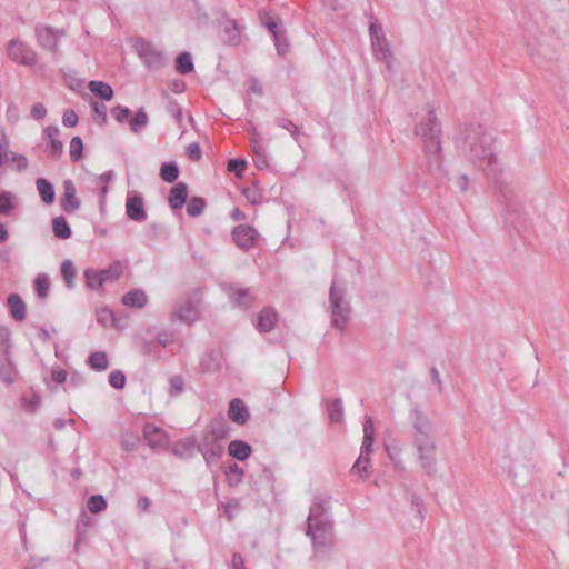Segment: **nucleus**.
I'll return each instance as SVG.
<instances>
[{
    "label": "nucleus",
    "instance_id": "obj_63",
    "mask_svg": "<svg viewBox=\"0 0 569 569\" xmlns=\"http://www.w3.org/2000/svg\"><path fill=\"white\" fill-rule=\"evenodd\" d=\"M410 502H411V506L417 509V513L419 516V519H420V521H422L425 519V515H426V509H425L423 500L421 499L420 496H418L416 493H411L410 495Z\"/></svg>",
    "mask_w": 569,
    "mask_h": 569
},
{
    "label": "nucleus",
    "instance_id": "obj_31",
    "mask_svg": "<svg viewBox=\"0 0 569 569\" xmlns=\"http://www.w3.org/2000/svg\"><path fill=\"white\" fill-rule=\"evenodd\" d=\"M277 322V312L271 308H264L258 316L257 329L260 332L271 331Z\"/></svg>",
    "mask_w": 569,
    "mask_h": 569
},
{
    "label": "nucleus",
    "instance_id": "obj_36",
    "mask_svg": "<svg viewBox=\"0 0 569 569\" xmlns=\"http://www.w3.org/2000/svg\"><path fill=\"white\" fill-rule=\"evenodd\" d=\"M179 166L176 161L163 162L160 167V178L167 183H173L179 178Z\"/></svg>",
    "mask_w": 569,
    "mask_h": 569
},
{
    "label": "nucleus",
    "instance_id": "obj_44",
    "mask_svg": "<svg viewBox=\"0 0 569 569\" xmlns=\"http://www.w3.org/2000/svg\"><path fill=\"white\" fill-rule=\"evenodd\" d=\"M98 271L104 283L108 281H116L122 274V266L119 261H114L108 268Z\"/></svg>",
    "mask_w": 569,
    "mask_h": 569
},
{
    "label": "nucleus",
    "instance_id": "obj_52",
    "mask_svg": "<svg viewBox=\"0 0 569 569\" xmlns=\"http://www.w3.org/2000/svg\"><path fill=\"white\" fill-rule=\"evenodd\" d=\"M22 407L28 412H36L40 406L41 398L37 393H32L30 396L23 395L21 397Z\"/></svg>",
    "mask_w": 569,
    "mask_h": 569
},
{
    "label": "nucleus",
    "instance_id": "obj_48",
    "mask_svg": "<svg viewBox=\"0 0 569 569\" xmlns=\"http://www.w3.org/2000/svg\"><path fill=\"white\" fill-rule=\"evenodd\" d=\"M107 500L102 495H92L87 500V508L91 513H99L107 509Z\"/></svg>",
    "mask_w": 569,
    "mask_h": 569
},
{
    "label": "nucleus",
    "instance_id": "obj_50",
    "mask_svg": "<svg viewBox=\"0 0 569 569\" xmlns=\"http://www.w3.org/2000/svg\"><path fill=\"white\" fill-rule=\"evenodd\" d=\"M83 142L78 136L73 137L70 141V159L72 162H78L83 158Z\"/></svg>",
    "mask_w": 569,
    "mask_h": 569
},
{
    "label": "nucleus",
    "instance_id": "obj_13",
    "mask_svg": "<svg viewBox=\"0 0 569 569\" xmlns=\"http://www.w3.org/2000/svg\"><path fill=\"white\" fill-rule=\"evenodd\" d=\"M140 58L151 70H159L166 66V58L162 52L157 51L150 43L143 42L138 49Z\"/></svg>",
    "mask_w": 569,
    "mask_h": 569
},
{
    "label": "nucleus",
    "instance_id": "obj_57",
    "mask_svg": "<svg viewBox=\"0 0 569 569\" xmlns=\"http://www.w3.org/2000/svg\"><path fill=\"white\" fill-rule=\"evenodd\" d=\"M277 52L279 56H284L289 50V43L284 30L272 36Z\"/></svg>",
    "mask_w": 569,
    "mask_h": 569
},
{
    "label": "nucleus",
    "instance_id": "obj_51",
    "mask_svg": "<svg viewBox=\"0 0 569 569\" xmlns=\"http://www.w3.org/2000/svg\"><path fill=\"white\" fill-rule=\"evenodd\" d=\"M369 467L370 458L360 455L353 463L351 471L359 473L361 478H367L369 476Z\"/></svg>",
    "mask_w": 569,
    "mask_h": 569
},
{
    "label": "nucleus",
    "instance_id": "obj_59",
    "mask_svg": "<svg viewBox=\"0 0 569 569\" xmlns=\"http://www.w3.org/2000/svg\"><path fill=\"white\" fill-rule=\"evenodd\" d=\"M46 151L51 158L58 159L63 152V144L59 139H52V141H49Z\"/></svg>",
    "mask_w": 569,
    "mask_h": 569
},
{
    "label": "nucleus",
    "instance_id": "obj_45",
    "mask_svg": "<svg viewBox=\"0 0 569 569\" xmlns=\"http://www.w3.org/2000/svg\"><path fill=\"white\" fill-rule=\"evenodd\" d=\"M243 475H244L243 469L240 468L236 462H233L226 470V478H227L228 485L230 487L238 486L242 481Z\"/></svg>",
    "mask_w": 569,
    "mask_h": 569
},
{
    "label": "nucleus",
    "instance_id": "obj_26",
    "mask_svg": "<svg viewBox=\"0 0 569 569\" xmlns=\"http://www.w3.org/2000/svg\"><path fill=\"white\" fill-rule=\"evenodd\" d=\"M7 306L11 317L16 321H23L27 317V308L22 298L18 293H10L7 298Z\"/></svg>",
    "mask_w": 569,
    "mask_h": 569
},
{
    "label": "nucleus",
    "instance_id": "obj_62",
    "mask_svg": "<svg viewBox=\"0 0 569 569\" xmlns=\"http://www.w3.org/2000/svg\"><path fill=\"white\" fill-rule=\"evenodd\" d=\"M170 391L169 393L171 396H177L183 391L184 388V381L181 376H173L170 378Z\"/></svg>",
    "mask_w": 569,
    "mask_h": 569
},
{
    "label": "nucleus",
    "instance_id": "obj_34",
    "mask_svg": "<svg viewBox=\"0 0 569 569\" xmlns=\"http://www.w3.org/2000/svg\"><path fill=\"white\" fill-rule=\"evenodd\" d=\"M88 89L103 101H110L114 94L112 87L103 81L91 80L88 83Z\"/></svg>",
    "mask_w": 569,
    "mask_h": 569
},
{
    "label": "nucleus",
    "instance_id": "obj_54",
    "mask_svg": "<svg viewBox=\"0 0 569 569\" xmlns=\"http://www.w3.org/2000/svg\"><path fill=\"white\" fill-rule=\"evenodd\" d=\"M6 160L17 162V171L22 172L28 169L29 161L26 156L16 153L13 151H7L4 153Z\"/></svg>",
    "mask_w": 569,
    "mask_h": 569
},
{
    "label": "nucleus",
    "instance_id": "obj_24",
    "mask_svg": "<svg viewBox=\"0 0 569 569\" xmlns=\"http://www.w3.org/2000/svg\"><path fill=\"white\" fill-rule=\"evenodd\" d=\"M164 431L152 423H146L143 426V439L147 441L150 448L158 449L163 445Z\"/></svg>",
    "mask_w": 569,
    "mask_h": 569
},
{
    "label": "nucleus",
    "instance_id": "obj_61",
    "mask_svg": "<svg viewBox=\"0 0 569 569\" xmlns=\"http://www.w3.org/2000/svg\"><path fill=\"white\" fill-rule=\"evenodd\" d=\"M369 34H370V40L371 42L372 41H380V39H385V32H383V29H382V26L377 21V20H373L370 22V26H369Z\"/></svg>",
    "mask_w": 569,
    "mask_h": 569
},
{
    "label": "nucleus",
    "instance_id": "obj_9",
    "mask_svg": "<svg viewBox=\"0 0 569 569\" xmlns=\"http://www.w3.org/2000/svg\"><path fill=\"white\" fill-rule=\"evenodd\" d=\"M7 52L9 58L23 66L32 67L37 62V53L27 43L12 39L8 43Z\"/></svg>",
    "mask_w": 569,
    "mask_h": 569
},
{
    "label": "nucleus",
    "instance_id": "obj_64",
    "mask_svg": "<svg viewBox=\"0 0 569 569\" xmlns=\"http://www.w3.org/2000/svg\"><path fill=\"white\" fill-rule=\"evenodd\" d=\"M78 114L73 109H67L62 116V123L64 127L73 128L78 124Z\"/></svg>",
    "mask_w": 569,
    "mask_h": 569
},
{
    "label": "nucleus",
    "instance_id": "obj_30",
    "mask_svg": "<svg viewBox=\"0 0 569 569\" xmlns=\"http://www.w3.org/2000/svg\"><path fill=\"white\" fill-rule=\"evenodd\" d=\"M371 46H372L375 57L378 60H380L381 62L386 63L387 69L390 71L392 53H391V50L389 48V44H388L386 38L380 39V41H378V42L372 41Z\"/></svg>",
    "mask_w": 569,
    "mask_h": 569
},
{
    "label": "nucleus",
    "instance_id": "obj_55",
    "mask_svg": "<svg viewBox=\"0 0 569 569\" xmlns=\"http://www.w3.org/2000/svg\"><path fill=\"white\" fill-rule=\"evenodd\" d=\"M276 123L282 128V129H286L287 131L290 132V134L293 137V139L298 142L299 141V138L301 136V132L299 130V128L289 119L287 118H278L276 120Z\"/></svg>",
    "mask_w": 569,
    "mask_h": 569
},
{
    "label": "nucleus",
    "instance_id": "obj_15",
    "mask_svg": "<svg viewBox=\"0 0 569 569\" xmlns=\"http://www.w3.org/2000/svg\"><path fill=\"white\" fill-rule=\"evenodd\" d=\"M415 433H433V425L421 407L415 403L410 410Z\"/></svg>",
    "mask_w": 569,
    "mask_h": 569
},
{
    "label": "nucleus",
    "instance_id": "obj_4",
    "mask_svg": "<svg viewBox=\"0 0 569 569\" xmlns=\"http://www.w3.org/2000/svg\"><path fill=\"white\" fill-rule=\"evenodd\" d=\"M306 535L311 539L316 553H327L333 546V520L307 522Z\"/></svg>",
    "mask_w": 569,
    "mask_h": 569
},
{
    "label": "nucleus",
    "instance_id": "obj_22",
    "mask_svg": "<svg viewBox=\"0 0 569 569\" xmlns=\"http://www.w3.org/2000/svg\"><path fill=\"white\" fill-rule=\"evenodd\" d=\"M330 506L328 501L316 497L312 506L310 507L307 522H318V520H332L329 515Z\"/></svg>",
    "mask_w": 569,
    "mask_h": 569
},
{
    "label": "nucleus",
    "instance_id": "obj_33",
    "mask_svg": "<svg viewBox=\"0 0 569 569\" xmlns=\"http://www.w3.org/2000/svg\"><path fill=\"white\" fill-rule=\"evenodd\" d=\"M122 303L131 308H143L147 305V296L141 289H131L122 297Z\"/></svg>",
    "mask_w": 569,
    "mask_h": 569
},
{
    "label": "nucleus",
    "instance_id": "obj_16",
    "mask_svg": "<svg viewBox=\"0 0 569 569\" xmlns=\"http://www.w3.org/2000/svg\"><path fill=\"white\" fill-rule=\"evenodd\" d=\"M172 316L181 321L191 323L198 317V309L194 302L187 298L176 303Z\"/></svg>",
    "mask_w": 569,
    "mask_h": 569
},
{
    "label": "nucleus",
    "instance_id": "obj_53",
    "mask_svg": "<svg viewBox=\"0 0 569 569\" xmlns=\"http://www.w3.org/2000/svg\"><path fill=\"white\" fill-rule=\"evenodd\" d=\"M140 441V437L136 433L126 432L121 436V447L126 451H134Z\"/></svg>",
    "mask_w": 569,
    "mask_h": 569
},
{
    "label": "nucleus",
    "instance_id": "obj_32",
    "mask_svg": "<svg viewBox=\"0 0 569 569\" xmlns=\"http://www.w3.org/2000/svg\"><path fill=\"white\" fill-rule=\"evenodd\" d=\"M229 298L237 307L247 309L251 306L252 297L249 289L230 287L228 290Z\"/></svg>",
    "mask_w": 569,
    "mask_h": 569
},
{
    "label": "nucleus",
    "instance_id": "obj_12",
    "mask_svg": "<svg viewBox=\"0 0 569 569\" xmlns=\"http://www.w3.org/2000/svg\"><path fill=\"white\" fill-rule=\"evenodd\" d=\"M126 214L136 222L147 220V211L144 209L143 197L139 192L129 194L126 199Z\"/></svg>",
    "mask_w": 569,
    "mask_h": 569
},
{
    "label": "nucleus",
    "instance_id": "obj_41",
    "mask_svg": "<svg viewBox=\"0 0 569 569\" xmlns=\"http://www.w3.org/2000/svg\"><path fill=\"white\" fill-rule=\"evenodd\" d=\"M259 19L261 24L267 28L272 36L283 31L280 28L279 21L276 20L267 10L263 9L259 11Z\"/></svg>",
    "mask_w": 569,
    "mask_h": 569
},
{
    "label": "nucleus",
    "instance_id": "obj_38",
    "mask_svg": "<svg viewBox=\"0 0 569 569\" xmlns=\"http://www.w3.org/2000/svg\"><path fill=\"white\" fill-rule=\"evenodd\" d=\"M176 70L180 74H189L194 70V64L190 52H180L176 58Z\"/></svg>",
    "mask_w": 569,
    "mask_h": 569
},
{
    "label": "nucleus",
    "instance_id": "obj_39",
    "mask_svg": "<svg viewBox=\"0 0 569 569\" xmlns=\"http://www.w3.org/2000/svg\"><path fill=\"white\" fill-rule=\"evenodd\" d=\"M327 412L332 423H339L343 420V406L340 398L327 402Z\"/></svg>",
    "mask_w": 569,
    "mask_h": 569
},
{
    "label": "nucleus",
    "instance_id": "obj_42",
    "mask_svg": "<svg viewBox=\"0 0 569 569\" xmlns=\"http://www.w3.org/2000/svg\"><path fill=\"white\" fill-rule=\"evenodd\" d=\"M83 278L87 287L91 290L102 289L103 281L99 271L92 268H88L83 272Z\"/></svg>",
    "mask_w": 569,
    "mask_h": 569
},
{
    "label": "nucleus",
    "instance_id": "obj_23",
    "mask_svg": "<svg viewBox=\"0 0 569 569\" xmlns=\"http://www.w3.org/2000/svg\"><path fill=\"white\" fill-rule=\"evenodd\" d=\"M222 355L219 350L210 349L200 359L201 372H216L221 368Z\"/></svg>",
    "mask_w": 569,
    "mask_h": 569
},
{
    "label": "nucleus",
    "instance_id": "obj_60",
    "mask_svg": "<svg viewBox=\"0 0 569 569\" xmlns=\"http://www.w3.org/2000/svg\"><path fill=\"white\" fill-rule=\"evenodd\" d=\"M97 320L99 323H101L103 327L109 326L110 323L113 325L114 322V315L111 309L109 308H101L97 312Z\"/></svg>",
    "mask_w": 569,
    "mask_h": 569
},
{
    "label": "nucleus",
    "instance_id": "obj_3",
    "mask_svg": "<svg viewBox=\"0 0 569 569\" xmlns=\"http://www.w3.org/2000/svg\"><path fill=\"white\" fill-rule=\"evenodd\" d=\"M345 284H338L333 279L329 290L331 325L340 331L346 329L351 313L350 303L345 299Z\"/></svg>",
    "mask_w": 569,
    "mask_h": 569
},
{
    "label": "nucleus",
    "instance_id": "obj_27",
    "mask_svg": "<svg viewBox=\"0 0 569 569\" xmlns=\"http://www.w3.org/2000/svg\"><path fill=\"white\" fill-rule=\"evenodd\" d=\"M228 451L233 459L244 461L251 456L252 448L247 441L237 439L230 441Z\"/></svg>",
    "mask_w": 569,
    "mask_h": 569
},
{
    "label": "nucleus",
    "instance_id": "obj_19",
    "mask_svg": "<svg viewBox=\"0 0 569 569\" xmlns=\"http://www.w3.org/2000/svg\"><path fill=\"white\" fill-rule=\"evenodd\" d=\"M228 417L234 423L243 426L250 419V412L241 399L234 398L229 403Z\"/></svg>",
    "mask_w": 569,
    "mask_h": 569
},
{
    "label": "nucleus",
    "instance_id": "obj_47",
    "mask_svg": "<svg viewBox=\"0 0 569 569\" xmlns=\"http://www.w3.org/2000/svg\"><path fill=\"white\" fill-rule=\"evenodd\" d=\"M207 206V202L201 197H192L187 204V213L190 217H199L202 214Z\"/></svg>",
    "mask_w": 569,
    "mask_h": 569
},
{
    "label": "nucleus",
    "instance_id": "obj_25",
    "mask_svg": "<svg viewBox=\"0 0 569 569\" xmlns=\"http://www.w3.org/2000/svg\"><path fill=\"white\" fill-rule=\"evenodd\" d=\"M19 207L18 197L8 190H0V216L12 217Z\"/></svg>",
    "mask_w": 569,
    "mask_h": 569
},
{
    "label": "nucleus",
    "instance_id": "obj_8",
    "mask_svg": "<svg viewBox=\"0 0 569 569\" xmlns=\"http://www.w3.org/2000/svg\"><path fill=\"white\" fill-rule=\"evenodd\" d=\"M220 28V40L226 46L238 47L242 40V29L236 19L223 13L218 20Z\"/></svg>",
    "mask_w": 569,
    "mask_h": 569
},
{
    "label": "nucleus",
    "instance_id": "obj_21",
    "mask_svg": "<svg viewBox=\"0 0 569 569\" xmlns=\"http://www.w3.org/2000/svg\"><path fill=\"white\" fill-rule=\"evenodd\" d=\"M196 449L197 438L194 436L180 439L171 446V452L180 459H190Z\"/></svg>",
    "mask_w": 569,
    "mask_h": 569
},
{
    "label": "nucleus",
    "instance_id": "obj_6",
    "mask_svg": "<svg viewBox=\"0 0 569 569\" xmlns=\"http://www.w3.org/2000/svg\"><path fill=\"white\" fill-rule=\"evenodd\" d=\"M110 113L117 122L121 124H129L131 132L136 134L142 132L149 123V116L143 107H140L136 111L134 116H132V112L128 107L117 104L111 108Z\"/></svg>",
    "mask_w": 569,
    "mask_h": 569
},
{
    "label": "nucleus",
    "instance_id": "obj_1",
    "mask_svg": "<svg viewBox=\"0 0 569 569\" xmlns=\"http://www.w3.org/2000/svg\"><path fill=\"white\" fill-rule=\"evenodd\" d=\"M459 142L462 153L493 182L499 201L503 206L505 222L515 229L521 227L525 222L523 207L510 183L502 177V170L493 150V136L482 124L467 123L460 130Z\"/></svg>",
    "mask_w": 569,
    "mask_h": 569
},
{
    "label": "nucleus",
    "instance_id": "obj_10",
    "mask_svg": "<svg viewBox=\"0 0 569 569\" xmlns=\"http://www.w3.org/2000/svg\"><path fill=\"white\" fill-rule=\"evenodd\" d=\"M34 32L39 44L52 53L58 51V38L64 36L62 30L46 24L36 26Z\"/></svg>",
    "mask_w": 569,
    "mask_h": 569
},
{
    "label": "nucleus",
    "instance_id": "obj_29",
    "mask_svg": "<svg viewBox=\"0 0 569 569\" xmlns=\"http://www.w3.org/2000/svg\"><path fill=\"white\" fill-rule=\"evenodd\" d=\"M37 191L43 203L50 206L56 200V190L53 184L46 178H38L36 180Z\"/></svg>",
    "mask_w": 569,
    "mask_h": 569
},
{
    "label": "nucleus",
    "instance_id": "obj_58",
    "mask_svg": "<svg viewBox=\"0 0 569 569\" xmlns=\"http://www.w3.org/2000/svg\"><path fill=\"white\" fill-rule=\"evenodd\" d=\"M247 162L240 158H231L228 161V171L234 173L237 177H241L246 170Z\"/></svg>",
    "mask_w": 569,
    "mask_h": 569
},
{
    "label": "nucleus",
    "instance_id": "obj_2",
    "mask_svg": "<svg viewBox=\"0 0 569 569\" xmlns=\"http://www.w3.org/2000/svg\"><path fill=\"white\" fill-rule=\"evenodd\" d=\"M415 133L423 142L428 171L436 180H442L446 178L447 172L442 166L441 123L436 117L433 109L430 108L426 119L416 126Z\"/></svg>",
    "mask_w": 569,
    "mask_h": 569
},
{
    "label": "nucleus",
    "instance_id": "obj_49",
    "mask_svg": "<svg viewBox=\"0 0 569 569\" xmlns=\"http://www.w3.org/2000/svg\"><path fill=\"white\" fill-rule=\"evenodd\" d=\"M93 111V120L99 126H104L108 122L107 107L104 103L97 102L94 100L90 103Z\"/></svg>",
    "mask_w": 569,
    "mask_h": 569
},
{
    "label": "nucleus",
    "instance_id": "obj_37",
    "mask_svg": "<svg viewBox=\"0 0 569 569\" xmlns=\"http://www.w3.org/2000/svg\"><path fill=\"white\" fill-rule=\"evenodd\" d=\"M87 365L96 371H103V370L108 369L109 359H108L107 352H104V351L91 352L87 359Z\"/></svg>",
    "mask_w": 569,
    "mask_h": 569
},
{
    "label": "nucleus",
    "instance_id": "obj_56",
    "mask_svg": "<svg viewBox=\"0 0 569 569\" xmlns=\"http://www.w3.org/2000/svg\"><path fill=\"white\" fill-rule=\"evenodd\" d=\"M126 375L121 370H113L109 375V383L117 390H122L126 386Z\"/></svg>",
    "mask_w": 569,
    "mask_h": 569
},
{
    "label": "nucleus",
    "instance_id": "obj_40",
    "mask_svg": "<svg viewBox=\"0 0 569 569\" xmlns=\"http://www.w3.org/2000/svg\"><path fill=\"white\" fill-rule=\"evenodd\" d=\"M33 286L38 298L43 300L49 296L50 280L48 274L39 273L33 281Z\"/></svg>",
    "mask_w": 569,
    "mask_h": 569
},
{
    "label": "nucleus",
    "instance_id": "obj_17",
    "mask_svg": "<svg viewBox=\"0 0 569 569\" xmlns=\"http://www.w3.org/2000/svg\"><path fill=\"white\" fill-rule=\"evenodd\" d=\"M203 430L214 438H218V440L224 441L230 435L231 427L226 418L219 415L212 418Z\"/></svg>",
    "mask_w": 569,
    "mask_h": 569
},
{
    "label": "nucleus",
    "instance_id": "obj_28",
    "mask_svg": "<svg viewBox=\"0 0 569 569\" xmlns=\"http://www.w3.org/2000/svg\"><path fill=\"white\" fill-rule=\"evenodd\" d=\"M375 441V428L373 422L370 417H366L365 423H363V439L361 445V456L369 457V455L372 452V446Z\"/></svg>",
    "mask_w": 569,
    "mask_h": 569
},
{
    "label": "nucleus",
    "instance_id": "obj_20",
    "mask_svg": "<svg viewBox=\"0 0 569 569\" xmlns=\"http://www.w3.org/2000/svg\"><path fill=\"white\" fill-rule=\"evenodd\" d=\"M189 189L186 182H177L169 192L168 202L172 210H180L188 200Z\"/></svg>",
    "mask_w": 569,
    "mask_h": 569
},
{
    "label": "nucleus",
    "instance_id": "obj_35",
    "mask_svg": "<svg viewBox=\"0 0 569 569\" xmlns=\"http://www.w3.org/2000/svg\"><path fill=\"white\" fill-rule=\"evenodd\" d=\"M52 231L54 237L61 240H67L72 236L71 227L63 216L56 217L52 220Z\"/></svg>",
    "mask_w": 569,
    "mask_h": 569
},
{
    "label": "nucleus",
    "instance_id": "obj_18",
    "mask_svg": "<svg viewBox=\"0 0 569 569\" xmlns=\"http://www.w3.org/2000/svg\"><path fill=\"white\" fill-rule=\"evenodd\" d=\"M17 377L18 371L11 360V352L4 349V352L0 353V380L11 385L16 381Z\"/></svg>",
    "mask_w": 569,
    "mask_h": 569
},
{
    "label": "nucleus",
    "instance_id": "obj_46",
    "mask_svg": "<svg viewBox=\"0 0 569 569\" xmlns=\"http://www.w3.org/2000/svg\"><path fill=\"white\" fill-rule=\"evenodd\" d=\"M90 526V518L83 512L76 525V537H78V543L86 542Z\"/></svg>",
    "mask_w": 569,
    "mask_h": 569
},
{
    "label": "nucleus",
    "instance_id": "obj_7",
    "mask_svg": "<svg viewBox=\"0 0 569 569\" xmlns=\"http://www.w3.org/2000/svg\"><path fill=\"white\" fill-rule=\"evenodd\" d=\"M222 442L223 441L218 440V438H214L204 430L202 431L200 440H197V450L202 455L209 469L222 458L224 453Z\"/></svg>",
    "mask_w": 569,
    "mask_h": 569
},
{
    "label": "nucleus",
    "instance_id": "obj_14",
    "mask_svg": "<svg viewBox=\"0 0 569 569\" xmlns=\"http://www.w3.org/2000/svg\"><path fill=\"white\" fill-rule=\"evenodd\" d=\"M60 206L69 214L76 212L81 206L80 200L77 198L76 186L70 179L63 181V196L60 199Z\"/></svg>",
    "mask_w": 569,
    "mask_h": 569
},
{
    "label": "nucleus",
    "instance_id": "obj_11",
    "mask_svg": "<svg viewBox=\"0 0 569 569\" xmlns=\"http://www.w3.org/2000/svg\"><path fill=\"white\" fill-rule=\"evenodd\" d=\"M259 238L258 231L249 224H238L232 230V240L242 250L252 249Z\"/></svg>",
    "mask_w": 569,
    "mask_h": 569
},
{
    "label": "nucleus",
    "instance_id": "obj_43",
    "mask_svg": "<svg viewBox=\"0 0 569 569\" xmlns=\"http://www.w3.org/2000/svg\"><path fill=\"white\" fill-rule=\"evenodd\" d=\"M61 276L66 287L72 289L74 287L76 267L71 260H64L60 267Z\"/></svg>",
    "mask_w": 569,
    "mask_h": 569
},
{
    "label": "nucleus",
    "instance_id": "obj_5",
    "mask_svg": "<svg viewBox=\"0 0 569 569\" xmlns=\"http://www.w3.org/2000/svg\"><path fill=\"white\" fill-rule=\"evenodd\" d=\"M413 443L418 451V460L428 476L436 472V441L432 433H415Z\"/></svg>",
    "mask_w": 569,
    "mask_h": 569
}]
</instances>
